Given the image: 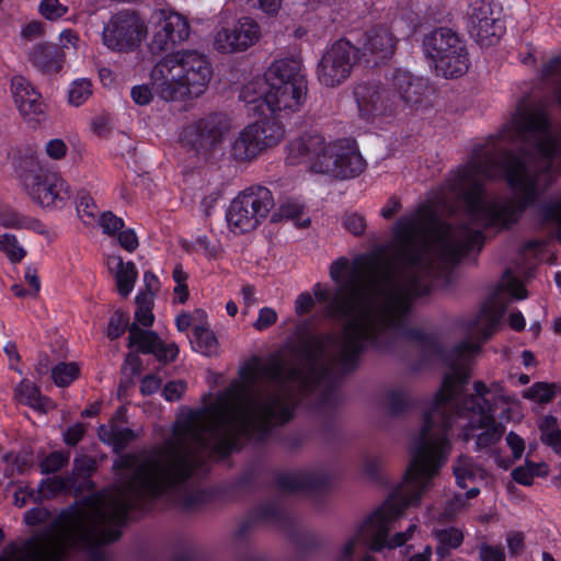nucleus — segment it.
<instances>
[{"label":"nucleus","instance_id":"1","mask_svg":"<svg viewBox=\"0 0 561 561\" xmlns=\"http://www.w3.org/2000/svg\"><path fill=\"white\" fill-rule=\"evenodd\" d=\"M500 137L519 144L520 156L474 154L446 182L465 202L472 227L440 224L434 209L423 205L394 222L387 245L352 263L339 257L330 265L336 285L332 299L320 283L312 293L318 301L328 302L329 317L346 320L343 336L312 339L262 365L247 364L240 378L209 404L178 420L172 438L149 453L163 458L159 467L173 485L203 463L205 449L226 455L238 436L290 420L301 391L325 381L329 366L350 370L366 346H381L403 335L413 299L431 290L436 261L454 262L480 248L481 227L505 229L517 224L541 193V108L518 105Z\"/></svg>","mask_w":561,"mask_h":561},{"label":"nucleus","instance_id":"2","mask_svg":"<svg viewBox=\"0 0 561 561\" xmlns=\"http://www.w3.org/2000/svg\"><path fill=\"white\" fill-rule=\"evenodd\" d=\"M157 455H124L115 462L121 482L111 491L87 499L62 513L41 535L22 548L8 546L0 561H60L69 549L85 550L95 557L103 543L119 538V528L130 507L144 496H158L170 489L168 474Z\"/></svg>","mask_w":561,"mask_h":561},{"label":"nucleus","instance_id":"3","mask_svg":"<svg viewBox=\"0 0 561 561\" xmlns=\"http://www.w3.org/2000/svg\"><path fill=\"white\" fill-rule=\"evenodd\" d=\"M499 322L497 314L490 309L482 310L470 329L471 335H481L480 343L466 340L455 350L456 360L451 371L443 380L440 389L434 399L428 402L422 413V425L419 435L413 439L410 453L424 438L433 437L448 447L444 463L450 454L451 446L448 439L451 431L461 420V437L465 442L476 438L478 450L486 449L501 440L504 427L495 423V415L485 396L488 387L482 381L474 382V394L461 397L463 385L469 377L465 363L480 350V344L488 340Z\"/></svg>","mask_w":561,"mask_h":561},{"label":"nucleus","instance_id":"4","mask_svg":"<svg viewBox=\"0 0 561 561\" xmlns=\"http://www.w3.org/2000/svg\"><path fill=\"white\" fill-rule=\"evenodd\" d=\"M448 447L440 440L423 438L411 451L410 465L403 482L392 495L365 520L356 537L343 548V557L350 558L358 541L369 545L373 550L396 548L410 540L417 530L416 524H411L405 531L396 534L388 539V531L394 520L403 515L404 510L417 505L422 495L430 490L432 480L444 466Z\"/></svg>","mask_w":561,"mask_h":561},{"label":"nucleus","instance_id":"5","mask_svg":"<svg viewBox=\"0 0 561 561\" xmlns=\"http://www.w3.org/2000/svg\"><path fill=\"white\" fill-rule=\"evenodd\" d=\"M213 77L206 55L197 50H181L160 59L151 69L150 81L156 95L172 102L202 95Z\"/></svg>","mask_w":561,"mask_h":561},{"label":"nucleus","instance_id":"6","mask_svg":"<svg viewBox=\"0 0 561 561\" xmlns=\"http://www.w3.org/2000/svg\"><path fill=\"white\" fill-rule=\"evenodd\" d=\"M263 99L274 114L288 116L300 110L307 95V80L299 58L275 60L265 73Z\"/></svg>","mask_w":561,"mask_h":561},{"label":"nucleus","instance_id":"7","mask_svg":"<svg viewBox=\"0 0 561 561\" xmlns=\"http://www.w3.org/2000/svg\"><path fill=\"white\" fill-rule=\"evenodd\" d=\"M274 207L272 192L260 185L250 186L239 192L226 210V221L234 234L255 230Z\"/></svg>","mask_w":561,"mask_h":561},{"label":"nucleus","instance_id":"8","mask_svg":"<svg viewBox=\"0 0 561 561\" xmlns=\"http://www.w3.org/2000/svg\"><path fill=\"white\" fill-rule=\"evenodd\" d=\"M285 136V126L275 118L249 124L230 141L229 157L237 163H250L267 149L278 146Z\"/></svg>","mask_w":561,"mask_h":561},{"label":"nucleus","instance_id":"9","mask_svg":"<svg viewBox=\"0 0 561 561\" xmlns=\"http://www.w3.org/2000/svg\"><path fill=\"white\" fill-rule=\"evenodd\" d=\"M335 139L327 140L321 134L306 133L286 146V162L290 165L305 164L313 173L327 174L333 165L332 154Z\"/></svg>","mask_w":561,"mask_h":561},{"label":"nucleus","instance_id":"10","mask_svg":"<svg viewBox=\"0 0 561 561\" xmlns=\"http://www.w3.org/2000/svg\"><path fill=\"white\" fill-rule=\"evenodd\" d=\"M358 59L359 49L350 41H335L325 48L318 62V81L324 87H339L351 77Z\"/></svg>","mask_w":561,"mask_h":561},{"label":"nucleus","instance_id":"11","mask_svg":"<svg viewBox=\"0 0 561 561\" xmlns=\"http://www.w3.org/2000/svg\"><path fill=\"white\" fill-rule=\"evenodd\" d=\"M147 33V24L138 13L121 11L104 25L102 43L113 51L128 53L140 45Z\"/></svg>","mask_w":561,"mask_h":561},{"label":"nucleus","instance_id":"12","mask_svg":"<svg viewBox=\"0 0 561 561\" xmlns=\"http://www.w3.org/2000/svg\"><path fill=\"white\" fill-rule=\"evenodd\" d=\"M21 180L27 194L42 207H62L71 198L70 186L57 173L26 170Z\"/></svg>","mask_w":561,"mask_h":561},{"label":"nucleus","instance_id":"13","mask_svg":"<svg viewBox=\"0 0 561 561\" xmlns=\"http://www.w3.org/2000/svg\"><path fill=\"white\" fill-rule=\"evenodd\" d=\"M262 36L260 24L251 16H241L232 24L218 25L213 33V47L220 54L247 51Z\"/></svg>","mask_w":561,"mask_h":561},{"label":"nucleus","instance_id":"14","mask_svg":"<svg viewBox=\"0 0 561 561\" xmlns=\"http://www.w3.org/2000/svg\"><path fill=\"white\" fill-rule=\"evenodd\" d=\"M153 31L149 48L152 53H162L183 43L190 36V24L180 13L159 10L152 15Z\"/></svg>","mask_w":561,"mask_h":561},{"label":"nucleus","instance_id":"15","mask_svg":"<svg viewBox=\"0 0 561 561\" xmlns=\"http://www.w3.org/2000/svg\"><path fill=\"white\" fill-rule=\"evenodd\" d=\"M354 94L360 115L367 119L392 115L399 108L394 92L379 82L359 83Z\"/></svg>","mask_w":561,"mask_h":561},{"label":"nucleus","instance_id":"16","mask_svg":"<svg viewBox=\"0 0 561 561\" xmlns=\"http://www.w3.org/2000/svg\"><path fill=\"white\" fill-rule=\"evenodd\" d=\"M230 128L226 115L214 113L187 125L182 135L197 150H211L222 142Z\"/></svg>","mask_w":561,"mask_h":561},{"label":"nucleus","instance_id":"17","mask_svg":"<svg viewBox=\"0 0 561 561\" xmlns=\"http://www.w3.org/2000/svg\"><path fill=\"white\" fill-rule=\"evenodd\" d=\"M468 27L470 35L483 46L496 43L505 32L503 21L485 0H476L470 4Z\"/></svg>","mask_w":561,"mask_h":561},{"label":"nucleus","instance_id":"18","mask_svg":"<svg viewBox=\"0 0 561 561\" xmlns=\"http://www.w3.org/2000/svg\"><path fill=\"white\" fill-rule=\"evenodd\" d=\"M333 165L328 175L337 179L355 178L364 172L366 162L356 142L352 139H335V150L332 154Z\"/></svg>","mask_w":561,"mask_h":561},{"label":"nucleus","instance_id":"19","mask_svg":"<svg viewBox=\"0 0 561 561\" xmlns=\"http://www.w3.org/2000/svg\"><path fill=\"white\" fill-rule=\"evenodd\" d=\"M129 346L137 348L145 354H153L159 362H173L179 355V347L175 343H163L157 333L149 330H141L136 323L129 328Z\"/></svg>","mask_w":561,"mask_h":561},{"label":"nucleus","instance_id":"20","mask_svg":"<svg viewBox=\"0 0 561 561\" xmlns=\"http://www.w3.org/2000/svg\"><path fill=\"white\" fill-rule=\"evenodd\" d=\"M11 92L14 103L24 119L30 123H38L43 116L41 94L21 76L12 78Z\"/></svg>","mask_w":561,"mask_h":561},{"label":"nucleus","instance_id":"21","mask_svg":"<svg viewBox=\"0 0 561 561\" xmlns=\"http://www.w3.org/2000/svg\"><path fill=\"white\" fill-rule=\"evenodd\" d=\"M423 45L426 56L435 64L445 55L459 49L462 43L451 30L442 27L426 35Z\"/></svg>","mask_w":561,"mask_h":561},{"label":"nucleus","instance_id":"22","mask_svg":"<svg viewBox=\"0 0 561 561\" xmlns=\"http://www.w3.org/2000/svg\"><path fill=\"white\" fill-rule=\"evenodd\" d=\"M398 102L412 105L421 101L426 90L425 83L409 72H397L392 79V88Z\"/></svg>","mask_w":561,"mask_h":561},{"label":"nucleus","instance_id":"23","mask_svg":"<svg viewBox=\"0 0 561 561\" xmlns=\"http://www.w3.org/2000/svg\"><path fill=\"white\" fill-rule=\"evenodd\" d=\"M107 265L115 274L118 293L127 297L133 291L138 275L135 264L125 263L121 256L112 255L107 259Z\"/></svg>","mask_w":561,"mask_h":561},{"label":"nucleus","instance_id":"24","mask_svg":"<svg viewBox=\"0 0 561 561\" xmlns=\"http://www.w3.org/2000/svg\"><path fill=\"white\" fill-rule=\"evenodd\" d=\"M364 48L378 59H385L393 53L394 37L386 27H373L366 34Z\"/></svg>","mask_w":561,"mask_h":561},{"label":"nucleus","instance_id":"25","mask_svg":"<svg viewBox=\"0 0 561 561\" xmlns=\"http://www.w3.org/2000/svg\"><path fill=\"white\" fill-rule=\"evenodd\" d=\"M434 67L436 72L445 78H457L466 73L469 68V59L465 46L461 45L459 49H455V53H449L438 59Z\"/></svg>","mask_w":561,"mask_h":561},{"label":"nucleus","instance_id":"26","mask_svg":"<svg viewBox=\"0 0 561 561\" xmlns=\"http://www.w3.org/2000/svg\"><path fill=\"white\" fill-rule=\"evenodd\" d=\"M15 398L20 403L41 412L54 409V402L49 398L42 396L39 389L28 380H22L16 386Z\"/></svg>","mask_w":561,"mask_h":561},{"label":"nucleus","instance_id":"27","mask_svg":"<svg viewBox=\"0 0 561 561\" xmlns=\"http://www.w3.org/2000/svg\"><path fill=\"white\" fill-rule=\"evenodd\" d=\"M31 60L44 72H57L61 68V59L55 45L35 46L31 53Z\"/></svg>","mask_w":561,"mask_h":561},{"label":"nucleus","instance_id":"28","mask_svg":"<svg viewBox=\"0 0 561 561\" xmlns=\"http://www.w3.org/2000/svg\"><path fill=\"white\" fill-rule=\"evenodd\" d=\"M99 437L103 443L113 446V448L118 451L133 442L136 435L129 428L111 424L100 426Z\"/></svg>","mask_w":561,"mask_h":561},{"label":"nucleus","instance_id":"29","mask_svg":"<svg viewBox=\"0 0 561 561\" xmlns=\"http://www.w3.org/2000/svg\"><path fill=\"white\" fill-rule=\"evenodd\" d=\"M191 345L195 352L205 356H214L218 353V341L215 333L205 325H194Z\"/></svg>","mask_w":561,"mask_h":561},{"label":"nucleus","instance_id":"30","mask_svg":"<svg viewBox=\"0 0 561 561\" xmlns=\"http://www.w3.org/2000/svg\"><path fill=\"white\" fill-rule=\"evenodd\" d=\"M434 536L438 541L436 547L438 561H444L449 551L458 548L463 540L462 533L454 527L437 529L434 531Z\"/></svg>","mask_w":561,"mask_h":561},{"label":"nucleus","instance_id":"31","mask_svg":"<svg viewBox=\"0 0 561 561\" xmlns=\"http://www.w3.org/2000/svg\"><path fill=\"white\" fill-rule=\"evenodd\" d=\"M538 428L541 442L551 447L554 453L561 455V430L557 417L552 415L541 417L538 422Z\"/></svg>","mask_w":561,"mask_h":561},{"label":"nucleus","instance_id":"32","mask_svg":"<svg viewBox=\"0 0 561 561\" xmlns=\"http://www.w3.org/2000/svg\"><path fill=\"white\" fill-rule=\"evenodd\" d=\"M491 407V413L494 415L495 410L500 409L497 417L501 422H516L523 416L520 403L512 398L499 396Z\"/></svg>","mask_w":561,"mask_h":561},{"label":"nucleus","instance_id":"33","mask_svg":"<svg viewBox=\"0 0 561 561\" xmlns=\"http://www.w3.org/2000/svg\"><path fill=\"white\" fill-rule=\"evenodd\" d=\"M547 474L548 466L543 462L526 461L524 466H519L512 471L514 481L526 486L533 484L535 477H545Z\"/></svg>","mask_w":561,"mask_h":561},{"label":"nucleus","instance_id":"34","mask_svg":"<svg viewBox=\"0 0 561 561\" xmlns=\"http://www.w3.org/2000/svg\"><path fill=\"white\" fill-rule=\"evenodd\" d=\"M93 94V85L90 79L80 78L73 80L68 89V102L72 106H80Z\"/></svg>","mask_w":561,"mask_h":561},{"label":"nucleus","instance_id":"35","mask_svg":"<svg viewBox=\"0 0 561 561\" xmlns=\"http://www.w3.org/2000/svg\"><path fill=\"white\" fill-rule=\"evenodd\" d=\"M557 385L549 382H535L523 391V398L538 403H549L556 397Z\"/></svg>","mask_w":561,"mask_h":561},{"label":"nucleus","instance_id":"36","mask_svg":"<svg viewBox=\"0 0 561 561\" xmlns=\"http://www.w3.org/2000/svg\"><path fill=\"white\" fill-rule=\"evenodd\" d=\"M0 251L5 254L11 263H19L26 255V250L12 233L0 234Z\"/></svg>","mask_w":561,"mask_h":561},{"label":"nucleus","instance_id":"37","mask_svg":"<svg viewBox=\"0 0 561 561\" xmlns=\"http://www.w3.org/2000/svg\"><path fill=\"white\" fill-rule=\"evenodd\" d=\"M137 309L135 311V323L142 327H151L154 320L152 313L153 300L151 294H138L135 298Z\"/></svg>","mask_w":561,"mask_h":561},{"label":"nucleus","instance_id":"38","mask_svg":"<svg viewBox=\"0 0 561 561\" xmlns=\"http://www.w3.org/2000/svg\"><path fill=\"white\" fill-rule=\"evenodd\" d=\"M77 363H59L51 369V378L57 387H67L79 376Z\"/></svg>","mask_w":561,"mask_h":561},{"label":"nucleus","instance_id":"39","mask_svg":"<svg viewBox=\"0 0 561 561\" xmlns=\"http://www.w3.org/2000/svg\"><path fill=\"white\" fill-rule=\"evenodd\" d=\"M480 472L481 470L473 465L471 458L466 456H460L454 467L456 481L460 488H466L467 480H473Z\"/></svg>","mask_w":561,"mask_h":561},{"label":"nucleus","instance_id":"40","mask_svg":"<svg viewBox=\"0 0 561 561\" xmlns=\"http://www.w3.org/2000/svg\"><path fill=\"white\" fill-rule=\"evenodd\" d=\"M312 484L311 477L301 471L287 472L278 478V485L283 490L297 491L308 488Z\"/></svg>","mask_w":561,"mask_h":561},{"label":"nucleus","instance_id":"41","mask_svg":"<svg viewBox=\"0 0 561 561\" xmlns=\"http://www.w3.org/2000/svg\"><path fill=\"white\" fill-rule=\"evenodd\" d=\"M77 211L81 220L87 225H90L98 219V206L95 205L92 197L85 192H81L79 194Z\"/></svg>","mask_w":561,"mask_h":561},{"label":"nucleus","instance_id":"42","mask_svg":"<svg viewBox=\"0 0 561 561\" xmlns=\"http://www.w3.org/2000/svg\"><path fill=\"white\" fill-rule=\"evenodd\" d=\"M69 461V454L62 451H53L46 456L39 467L44 473H53L65 467Z\"/></svg>","mask_w":561,"mask_h":561},{"label":"nucleus","instance_id":"43","mask_svg":"<svg viewBox=\"0 0 561 561\" xmlns=\"http://www.w3.org/2000/svg\"><path fill=\"white\" fill-rule=\"evenodd\" d=\"M38 10L49 21H56L68 12V8L61 4L59 0H42Z\"/></svg>","mask_w":561,"mask_h":561},{"label":"nucleus","instance_id":"44","mask_svg":"<svg viewBox=\"0 0 561 561\" xmlns=\"http://www.w3.org/2000/svg\"><path fill=\"white\" fill-rule=\"evenodd\" d=\"M128 324V316L123 312H115L107 325L106 334L111 340H115L121 336Z\"/></svg>","mask_w":561,"mask_h":561},{"label":"nucleus","instance_id":"45","mask_svg":"<svg viewBox=\"0 0 561 561\" xmlns=\"http://www.w3.org/2000/svg\"><path fill=\"white\" fill-rule=\"evenodd\" d=\"M98 222L102 228L103 232L107 234H114L124 227L123 219L115 216L111 211L103 213L99 217Z\"/></svg>","mask_w":561,"mask_h":561},{"label":"nucleus","instance_id":"46","mask_svg":"<svg viewBox=\"0 0 561 561\" xmlns=\"http://www.w3.org/2000/svg\"><path fill=\"white\" fill-rule=\"evenodd\" d=\"M343 225L354 236L362 234L366 228L365 218L357 213L345 214Z\"/></svg>","mask_w":561,"mask_h":561},{"label":"nucleus","instance_id":"47","mask_svg":"<svg viewBox=\"0 0 561 561\" xmlns=\"http://www.w3.org/2000/svg\"><path fill=\"white\" fill-rule=\"evenodd\" d=\"M153 92L154 89L151 83L150 87L148 84H139L133 87L130 91V96L136 104L147 105L151 102L153 98Z\"/></svg>","mask_w":561,"mask_h":561},{"label":"nucleus","instance_id":"48","mask_svg":"<svg viewBox=\"0 0 561 561\" xmlns=\"http://www.w3.org/2000/svg\"><path fill=\"white\" fill-rule=\"evenodd\" d=\"M502 287L512 295L516 299H525L527 297V291L524 288L523 284L514 278L513 276L506 274L501 283Z\"/></svg>","mask_w":561,"mask_h":561},{"label":"nucleus","instance_id":"49","mask_svg":"<svg viewBox=\"0 0 561 561\" xmlns=\"http://www.w3.org/2000/svg\"><path fill=\"white\" fill-rule=\"evenodd\" d=\"M45 152L48 158L53 160H60L66 157L68 146L62 139L54 138L46 142Z\"/></svg>","mask_w":561,"mask_h":561},{"label":"nucleus","instance_id":"50","mask_svg":"<svg viewBox=\"0 0 561 561\" xmlns=\"http://www.w3.org/2000/svg\"><path fill=\"white\" fill-rule=\"evenodd\" d=\"M277 320V313L273 308L264 307L260 309L257 319L253 323V327L257 331H263L273 325Z\"/></svg>","mask_w":561,"mask_h":561},{"label":"nucleus","instance_id":"51","mask_svg":"<svg viewBox=\"0 0 561 561\" xmlns=\"http://www.w3.org/2000/svg\"><path fill=\"white\" fill-rule=\"evenodd\" d=\"M479 556L481 561H505L504 549L500 546L482 545Z\"/></svg>","mask_w":561,"mask_h":561},{"label":"nucleus","instance_id":"52","mask_svg":"<svg viewBox=\"0 0 561 561\" xmlns=\"http://www.w3.org/2000/svg\"><path fill=\"white\" fill-rule=\"evenodd\" d=\"M506 545L511 556H519L525 548L524 534L518 531H510L506 536Z\"/></svg>","mask_w":561,"mask_h":561},{"label":"nucleus","instance_id":"53","mask_svg":"<svg viewBox=\"0 0 561 561\" xmlns=\"http://www.w3.org/2000/svg\"><path fill=\"white\" fill-rule=\"evenodd\" d=\"M49 515L50 514L46 508L35 507L25 512L24 522L30 526L37 525L41 523H48Z\"/></svg>","mask_w":561,"mask_h":561},{"label":"nucleus","instance_id":"54","mask_svg":"<svg viewBox=\"0 0 561 561\" xmlns=\"http://www.w3.org/2000/svg\"><path fill=\"white\" fill-rule=\"evenodd\" d=\"M247 3L251 4L253 8H257L262 10L266 14H277L282 7L283 0H245Z\"/></svg>","mask_w":561,"mask_h":561},{"label":"nucleus","instance_id":"55","mask_svg":"<svg viewBox=\"0 0 561 561\" xmlns=\"http://www.w3.org/2000/svg\"><path fill=\"white\" fill-rule=\"evenodd\" d=\"M85 433V428L81 423H76L67 428L64 433V440L69 446L77 445Z\"/></svg>","mask_w":561,"mask_h":561},{"label":"nucleus","instance_id":"56","mask_svg":"<svg viewBox=\"0 0 561 561\" xmlns=\"http://www.w3.org/2000/svg\"><path fill=\"white\" fill-rule=\"evenodd\" d=\"M118 242L121 247L128 252L135 251L139 245L138 238L131 229L121 231L118 234Z\"/></svg>","mask_w":561,"mask_h":561},{"label":"nucleus","instance_id":"57","mask_svg":"<svg viewBox=\"0 0 561 561\" xmlns=\"http://www.w3.org/2000/svg\"><path fill=\"white\" fill-rule=\"evenodd\" d=\"M185 391V385L182 381H171L163 389V397L167 401H175L181 398Z\"/></svg>","mask_w":561,"mask_h":561},{"label":"nucleus","instance_id":"58","mask_svg":"<svg viewBox=\"0 0 561 561\" xmlns=\"http://www.w3.org/2000/svg\"><path fill=\"white\" fill-rule=\"evenodd\" d=\"M506 443L512 450L514 459H519L525 449L524 439L514 432H510L506 436Z\"/></svg>","mask_w":561,"mask_h":561},{"label":"nucleus","instance_id":"59","mask_svg":"<svg viewBox=\"0 0 561 561\" xmlns=\"http://www.w3.org/2000/svg\"><path fill=\"white\" fill-rule=\"evenodd\" d=\"M0 226L4 228L19 229L23 228L25 225L23 218L19 214L5 211L0 215Z\"/></svg>","mask_w":561,"mask_h":561},{"label":"nucleus","instance_id":"60","mask_svg":"<svg viewBox=\"0 0 561 561\" xmlns=\"http://www.w3.org/2000/svg\"><path fill=\"white\" fill-rule=\"evenodd\" d=\"M280 215L284 218L296 220L302 213V206L294 201H288L280 205Z\"/></svg>","mask_w":561,"mask_h":561},{"label":"nucleus","instance_id":"61","mask_svg":"<svg viewBox=\"0 0 561 561\" xmlns=\"http://www.w3.org/2000/svg\"><path fill=\"white\" fill-rule=\"evenodd\" d=\"M161 386V379L156 375H147L142 378L140 392L144 396H150L158 391Z\"/></svg>","mask_w":561,"mask_h":561},{"label":"nucleus","instance_id":"62","mask_svg":"<svg viewBox=\"0 0 561 561\" xmlns=\"http://www.w3.org/2000/svg\"><path fill=\"white\" fill-rule=\"evenodd\" d=\"M314 300L309 293H301L295 301V311L297 314H306L313 307Z\"/></svg>","mask_w":561,"mask_h":561},{"label":"nucleus","instance_id":"63","mask_svg":"<svg viewBox=\"0 0 561 561\" xmlns=\"http://www.w3.org/2000/svg\"><path fill=\"white\" fill-rule=\"evenodd\" d=\"M25 282L30 286V296H35L41 289V280L37 275L36 268L27 266L24 275Z\"/></svg>","mask_w":561,"mask_h":561},{"label":"nucleus","instance_id":"64","mask_svg":"<svg viewBox=\"0 0 561 561\" xmlns=\"http://www.w3.org/2000/svg\"><path fill=\"white\" fill-rule=\"evenodd\" d=\"M42 33H43V25L38 21H33V22L26 24L21 30V36L23 38L30 39V41L39 37L42 35Z\"/></svg>","mask_w":561,"mask_h":561}]
</instances>
